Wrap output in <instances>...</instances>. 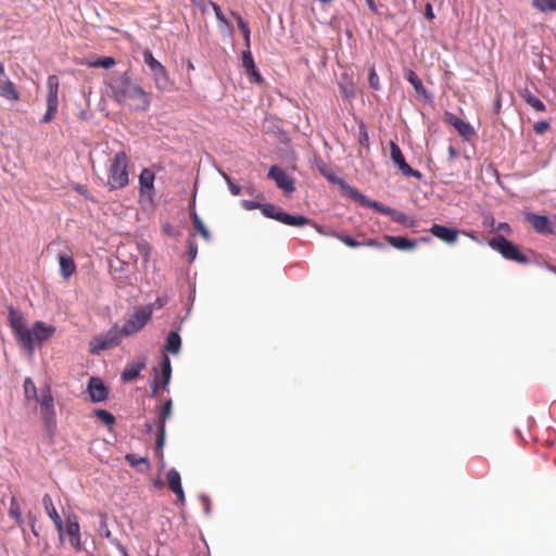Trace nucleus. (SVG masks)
Here are the masks:
<instances>
[{
  "label": "nucleus",
  "instance_id": "nucleus-1",
  "mask_svg": "<svg viewBox=\"0 0 556 556\" xmlns=\"http://www.w3.org/2000/svg\"><path fill=\"white\" fill-rule=\"evenodd\" d=\"M109 98L131 111L146 112L150 109L152 94L136 83L128 72H113L104 79Z\"/></svg>",
  "mask_w": 556,
  "mask_h": 556
},
{
  "label": "nucleus",
  "instance_id": "nucleus-2",
  "mask_svg": "<svg viewBox=\"0 0 556 556\" xmlns=\"http://www.w3.org/2000/svg\"><path fill=\"white\" fill-rule=\"evenodd\" d=\"M128 155L124 151L115 153L114 156L110 159L108 167V179L105 182V187H108L109 190H118L128 186Z\"/></svg>",
  "mask_w": 556,
  "mask_h": 556
},
{
  "label": "nucleus",
  "instance_id": "nucleus-3",
  "mask_svg": "<svg viewBox=\"0 0 556 556\" xmlns=\"http://www.w3.org/2000/svg\"><path fill=\"white\" fill-rule=\"evenodd\" d=\"M36 403L39 405L46 431L49 435H53L56 429V412L51 387L48 383L39 388V397Z\"/></svg>",
  "mask_w": 556,
  "mask_h": 556
},
{
  "label": "nucleus",
  "instance_id": "nucleus-4",
  "mask_svg": "<svg viewBox=\"0 0 556 556\" xmlns=\"http://www.w3.org/2000/svg\"><path fill=\"white\" fill-rule=\"evenodd\" d=\"M9 323L14 332L17 342L27 351L29 355L34 354V339L27 328L26 320L21 312L13 307L9 308Z\"/></svg>",
  "mask_w": 556,
  "mask_h": 556
},
{
  "label": "nucleus",
  "instance_id": "nucleus-5",
  "mask_svg": "<svg viewBox=\"0 0 556 556\" xmlns=\"http://www.w3.org/2000/svg\"><path fill=\"white\" fill-rule=\"evenodd\" d=\"M262 213L264 216L268 218H273L278 220L285 225L293 226V227H304L307 225H313V220L303 216V215H291L283 212L280 207L274 204H263Z\"/></svg>",
  "mask_w": 556,
  "mask_h": 556
},
{
  "label": "nucleus",
  "instance_id": "nucleus-6",
  "mask_svg": "<svg viewBox=\"0 0 556 556\" xmlns=\"http://www.w3.org/2000/svg\"><path fill=\"white\" fill-rule=\"evenodd\" d=\"M125 337L123 328L114 325L104 334L93 337L89 342V352L98 354L101 351L110 350L119 345L122 338Z\"/></svg>",
  "mask_w": 556,
  "mask_h": 556
},
{
  "label": "nucleus",
  "instance_id": "nucleus-7",
  "mask_svg": "<svg viewBox=\"0 0 556 556\" xmlns=\"http://www.w3.org/2000/svg\"><path fill=\"white\" fill-rule=\"evenodd\" d=\"M489 244L492 249L498 251L506 260L514 261L519 264H527L529 262V258L519 250V248L502 235L493 237L489 241Z\"/></svg>",
  "mask_w": 556,
  "mask_h": 556
},
{
  "label": "nucleus",
  "instance_id": "nucleus-8",
  "mask_svg": "<svg viewBox=\"0 0 556 556\" xmlns=\"http://www.w3.org/2000/svg\"><path fill=\"white\" fill-rule=\"evenodd\" d=\"M59 87L60 80L56 75H49L47 78V111L40 123L48 124L52 122L59 109Z\"/></svg>",
  "mask_w": 556,
  "mask_h": 556
},
{
  "label": "nucleus",
  "instance_id": "nucleus-9",
  "mask_svg": "<svg viewBox=\"0 0 556 556\" xmlns=\"http://www.w3.org/2000/svg\"><path fill=\"white\" fill-rule=\"evenodd\" d=\"M152 316V306L144 305L138 307L126 320L123 328L125 337L132 336L139 332L149 323Z\"/></svg>",
  "mask_w": 556,
  "mask_h": 556
},
{
  "label": "nucleus",
  "instance_id": "nucleus-10",
  "mask_svg": "<svg viewBox=\"0 0 556 556\" xmlns=\"http://www.w3.org/2000/svg\"><path fill=\"white\" fill-rule=\"evenodd\" d=\"M173 412V402L172 400H167L160 407L157 412V435L155 441V450L156 453L162 455V450L165 443L166 429L165 424L166 420L172 416Z\"/></svg>",
  "mask_w": 556,
  "mask_h": 556
},
{
  "label": "nucleus",
  "instance_id": "nucleus-11",
  "mask_svg": "<svg viewBox=\"0 0 556 556\" xmlns=\"http://www.w3.org/2000/svg\"><path fill=\"white\" fill-rule=\"evenodd\" d=\"M320 235L323 236H330V237H333L338 240H340L342 243H344L346 247L349 248H358L361 245H366V247H371V248H377V249H381L383 248V244L378 242L377 240L375 239H367V240H364V241H357L355 240L354 238L348 236V235H344V233H341V232H337V231H325L323 229L321 226L317 225L316 223H313L312 225Z\"/></svg>",
  "mask_w": 556,
  "mask_h": 556
},
{
  "label": "nucleus",
  "instance_id": "nucleus-12",
  "mask_svg": "<svg viewBox=\"0 0 556 556\" xmlns=\"http://www.w3.org/2000/svg\"><path fill=\"white\" fill-rule=\"evenodd\" d=\"M390 154L391 160L394 164L399 166V169L406 177H415L417 179L421 178V173L419 170L413 169L405 161L404 155L400 149V147L394 142H390Z\"/></svg>",
  "mask_w": 556,
  "mask_h": 556
},
{
  "label": "nucleus",
  "instance_id": "nucleus-13",
  "mask_svg": "<svg viewBox=\"0 0 556 556\" xmlns=\"http://www.w3.org/2000/svg\"><path fill=\"white\" fill-rule=\"evenodd\" d=\"M268 177L275 180L278 188L286 193H292L295 190L293 179L279 166L273 165L269 168Z\"/></svg>",
  "mask_w": 556,
  "mask_h": 556
},
{
  "label": "nucleus",
  "instance_id": "nucleus-14",
  "mask_svg": "<svg viewBox=\"0 0 556 556\" xmlns=\"http://www.w3.org/2000/svg\"><path fill=\"white\" fill-rule=\"evenodd\" d=\"M155 175L149 168H143L139 175V192L142 197L152 200L154 195Z\"/></svg>",
  "mask_w": 556,
  "mask_h": 556
},
{
  "label": "nucleus",
  "instance_id": "nucleus-15",
  "mask_svg": "<svg viewBox=\"0 0 556 556\" xmlns=\"http://www.w3.org/2000/svg\"><path fill=\"white\" fill-rule=\"evenodd\" d=\"M430 232L438 239L452 244L456 242L459 231L455 228H448L443 225L433 224L430 228Z\"/></svg>",
  "mask_w": 556,
  "mask_h": 556
},
{
  "label": "nucleus",
  "instance_id": "nucleus-16",
  "mask_svg": "<svg viewBox=\"0 0 556 556\" xmlns=\"http://www.w3.org/2000/svg\"><path fill=\"white\" fill-rule=\"evenodd\" d=\"M55 328L52 326L46 325L43 321H36L29 332L31 333V338L35 343H42L47 341L54 333Z\"/></svg>",
  "mask_w": 556,
  "mask_h": 556
},
{
  "label": "nucleus",
  "instance_id": "nucleus-17",
  "mask_svg": "<svg viewBox=\"0 0 556 556\" xmlns=\"http://www.w3.org/2000/svg\"><path fill=\"white\" fill-rule=\"evenodd\" d=\"M88 391L91 401L94 403L106 400L109 393L104 383L94 377H91L88 381Z\"/></svg>",
  "mask_w": 556,
  "mask_h": 556
},
{
  "label": "nucleus",
  "instance_id": "nucleus-18",
  "mask_svg": "<svg viewBox=\"0 0 556 556\" xmlns=\"http://www.w3.org/2000/svg\"><path fill=\"white\" fill-rule=\"evenodd\" d=\"M0 96L13 103L21 99L15 84L8 76H0Z\"/></svg>",
  "mask_w": 556,
  "mask_h": 556
},
{
  "label": "nucleus",
  "instance_id": "nucleus-19",
  "mask_svg": "<svg viewBox=\"0 0 556 556\" xmlns=\"http://www.w3.org/2000/svg\"><path fill=\"white\" fill-rule=\"evenodd\" d=\"M446 122L452 125L462 137L469 139L470 137L475 136V130L471 125L457 117L456 115L446 113Z\"/></svg>",
  "mask_w": 556,
  "mask_h": 556
},
{
  "label": "nucleus",
  "instance_id": "nucleus-20",
  "mask_svg": "<svg viewBox=\"0 0 556 556\" xmlns=\"http://www.w3.org/2000/svg\"><path fill=\"white\" fill-rule=\"evenodd\" d=\"M66 532L71 536V544L77 548L80 547V526L76 515H70L66 519Z\"/></svg>",
  "mask_w": 556,
  "mask_h": 556
},
{
  "label": "nucleus",
  "instance_id": "nucleus-21",
  "mask_svg": "<svg viewBox=\"0 0 556 556\" xmlns=\"http://www.w3.org/2000/svg\"><path fill=\"white\" fill-rule=\"evenodd\" d=\"M42 504H43L47 515L51 518L55 528L60 532V535L62 536L63 521L53 505L52 497L49 494H45L42 497Z\"/></svg>",
  "mask_w": 556,
  "mask_h": 556
},
{
  "label": "nucleus",
  "instance_id": "nucleus-22",
  "mask_svg": "<svg viewBox=\"0 0 556 556\" xmlns=\"http://www.w3.org/2000/svg\"><path fill=\"white\" fill-rule=\"evenodd\" d=\"M167 483L170 491L177 495L178 501L184 503L185 493L181 486V478L176 469L173 468L167 472Z\"/></svg>",
  "mask_w": 556,
  "mask_h": 556
},
{
  "label": "nucleus",
  "instance_id": "nucleus-23",
  "mask_svg": "<svg viewBox=\"0 0 556 556\" xmlns=\"http://www.w3.org/2000/svg\"><path fill=\"white\" fill-rule=\"evenodd\" d=\"M534 230L539 233H554V229L546 216L531 214L527 217Z\"/></svg>",
  "mask_w": 556,
  "mask_h": 556
},
{
  "label": "nucleus",
  "instance_id": "nucleus-24",
  "mask_svg": "<svg viewBox=\"0 0 556 556\" xmlns=\"http://www.w3.org/2000/svg\"><path fill=\"white\" fill-rule=\"evenodd\" d=\"M146 368V362L139 361L131 364H127L124 368L121 379L124 382H129L139 377L140 372Z\"/></svg>",
  "mask_w": 556,
  "mask_h": 556
},
{
  "label": "nucleus",
  "instance_id": "nucleus-25",
  "mask_svg": "<svg viewBox=\"0 0 556 556\" xmlns=\"http://www.w3.org/2000/svg\"><path fill=\"white\" fill-rule=\"evenodd\" d=\"M60 274L68 279L76 271V264L70 254H59Z\"/></svg>",
  "mask_w": 556,
  "mask_h": 556
},
{
  "label": "nucleus",
  "instance_id": "nucleus-26",
  "mask_svg": "<svg viewBox=\"0 0 556 556\" xmlns=\"http://www.w3.org/2000/svg\"><path fill=\"white\" fill-rule=\"evenodd\" d=\"M189 214H190V218L192 220V225H193L194 229L201 235V237L204 240L210 241L211 233L194 210V200L192 201V204L190 206Z\"/></svg>",
  "mask_w": 556,
  "mask_h": 556
},
{
  "label": "nucleus",
  "instance_id": "nucleus-27",
  "mask_svg": "<svg viewBox=\"0 0 556 556\" xmlns=\"http://www.w3.org/2000/svg\"><path fill=\"white\" fill-rule=\"evenodd\" d=\"M519 96L529 104L532 109L538 112L546 111V105L528 89H521Z\"/></svg>",
  "mask_w": 556,
  "mask_h": 556
},
{
  "label": "nucleus",
  "instance_id": "nucleus-28",
  "mask_svg": "<svg viewBox=\"0 0 556 556\" xmlns=\"http://www.w3.org/2000/svg\"><path fill=\"white\" fill-rule=\"evenodd\" d=\"M386 240L390 245L397 250H412L416 248V241L409 240L405 237L386 236Z\"/></svg>",
  "mask_w": 556,
  "mask_h": 556
},
{
  "label": "nucleus",
  "instance_id": "nucleus-29",
  "mask_svg": "<svg viewBox=\"0 0 556 556\" xmlns=\"http://www.w3.org/2000/svg\"><path fill=\"white\" fill-rule=\"evenodd\" d=\"M161 378H159V381L161 382V387L165 389L170 381L172 377V364L169 357L164 354L161 362Z\"/></svg>",
  "mask_w": 556,
  "mask_h": 556
},
{
  "label": "nucleus",
  "instance_id": "nucleus-30",
  "mask_svg": "<svg viewBox=\"0 0 556 556\" xmlns=\"http://www.w3.org/2000/svg\"><path fill=\"white\" fill-rule=\"evenodd\" d=\"M152 74H153L155 87L159 90H165L169 85V77H168L166 68L163 65H161V66H159V68H155L154 71H152Z\"/></svg>",
  "mask_w": 556,
  "mask_h": 556
},
{
  "label": "nucleus",
  "instance_id": "nucleus-31",
  "mask_svg": "<svg viewBox=\"0 0 556 556\" xmlns=\"http://www.w3.org/2000/svg\"><path fill=\"white\" fill-rule=\"evenodd\" d=\"M181 348V338L176 331H170L167 336L166 343H165V351L170 354H178L180 352Z\"/></svg>",
  "mask_w": 556,
  "mask_h": 556
},
{
  "label": "nucleus",
  "instance_id": "nucleus-32",
  "mask_svg": "<svg viewBox=\"0 0 556 556\" xmlns=\"http://www.w3.org/2000/svg\"><path fill=\"white\" fill-rule=\"evenodd\" d=\"M23 387H24L25 400L27 402H30L31 400H34L36 402L37 399L39 397V389H37V387L35 386V382L33 381V379L27 377L24 380V386Z\"/></svg>",
  "mask_w": 556,
  "mask_h": 556
},
{
  "label": "nucleus",
  "instance_id": "nucleus-33",
  "mask_svg": "<svg viewBox=\"0 0 556 556\" xmlns=\"http://www.w3.org/2000/svg\"><path fill=\"white\" fill-rule=\"evenodd\" d=\"M405 78L412 84V86L414 87L417 94L426 96L427 90L424 87L421 79L418 77V75L414 71L409 70L406 73Z\"/></svg>",
  "mask_w": 556,
  "mask_h": 556
},
{
  "label": "nucleus",
  "instance_id": "nucleus-34",
  "mask_svg": "<svg viewBox=\"0 0 556 556\" xmlns=\"http://www.w3.org/2000/svg\"><path fill=\"white\" fill-rule=\"evenodd\" d=\"M9 516L15 520V522L18 526H22L24 523V518L22 515V509L18 504V501L15 496L11 497L10 501V508H9Z\"/></svg>",
  "mask_w": 556,
  "mask_h": 556
},
{
  "label": "nucleus",
  "instance_id": "nucleus-35",
  "mask_svg": "<svg viewBox=\"0 0 556 556\" xmlns=\"http://www.w3.org/2000/svg\"><path fill=\"white\" fill-rule=\"evenodd\" d=\"M231 14L236 18L237 25L243 34L245 47L250 48L251 30H250L248 23L242 18V16L240 14L235 13V12H231Z\"/></svg>",
  "mask_w": 556,
  "mask_h": 556
},
{
  "label": "nucleus",
  "instance_id": "nucleus-36",
  "mask_svg": "<svg viewBox=\"0 0 556 556\" xmlns=\"http://www.w3.org/2000/svg\"><path fill=\"white\" fill-rule=\"evenodd\" d=\"M532 7L542 13L556 11V0H532Z\"/></svg>",
  "mask_w": 556,
  "mask_h": 556
},
{
  "label": "nucleus",
  "instance_id": "nucleus-37",
  "mask_svg": "<svg viewBox=\"0 0 556 556\" xmlns=\"http://www.w3.org/2000/svg\"><path fill=\"white\" fill-rule=\"evenodd\" d=\"M116 64V61L112 56H105V58H99L93 62H89V67H103V68H111Z\"/></svg>",
  "mask_w": 556,
  "mask_h": 556
},
{
  "label": "nucleus",
  "instance_id": "nucleus-38",
  "mask_svg": "<svg viewBox=\"0 0 556 556\" xmlns=\"http://www.w3.org/2000/svg\"><path fill=\"white\" fill-rule=\"evenodd\" d=\"M94 415L98 419L104 422L108 426H112L115 424V417L105 409H96Z\"/></svg>",
  "mask_w": 556,
  "mask_h": 556
},
{
  "label": "nucleus",
  "instance_id": "nucleus-39",
  "mask_svg": "<svg viewBox=\"0 0 556 556\" xmlns=\"http://www.w3.org/2000/svg\"><path fill=\"white\" fill-rule=\"evenodd\" d=\"M143 61L149 66L150 71H154L159 68L162 64L153 56L152 52L149 49L143 51Z\"/></svg>",
  "mask_w": 556,
  "mask_h": 556
},
{
  "label": "nucleus",
  "instance_id": "nucleus-40",
  "mask_svg": "<svg viewBox=\"0 0 556 556\" xmlns=\"http://www.w3.org/2000/svg\"><path fill=\"white\" fill-rule=\"evenodd\" d=\"M241 63L247 71L254 68L255 63L250 51V48H247V50L242 52Z\"/></svg>",
  "mask_w": 556,
  "mask_h": 556
},
{
  "label": "nucleus",
  "instance_id": "nucleus-41",
  "mask_svg": "<svg viewBox=\"0 0 556 556\" xmlns=\"http://www.w3.org/2000/svg\"><path fill=\"white\" fill-rule=\"evenodd\" d=\"M367 206L372 207L376 212H379V213H381L383 215H387V216H389V215H391L393 213L392 208L384 206L380 202H376V201L367 202Z\"/></svg>",
  "mask_w": 556,
  "mask_h": 556
},
{
  "label": "nucleus",
  "instance_id": "nucleus-42",
  "mask_svg": "<svg viewBox=\"0 0 556 556\" xmlns=\"http://www.w3.org/2000/svg\"><path fill=\"white\" fill-rule=\"evenodd\" d=\"M368 83L370 88L375 90L380 89L379 76L377 75L374 66L369 70Z\"/></svg>",
  "mask_w": 556,
  "mask_h": 556
},
{
  "label": "nucleus",
  "instance_id": "nucleus-43",
  "mask_svg": "<svg viewBox=\"0 0 556 556\" xmlns=\"http://www.w3.org/2000/svg\"><path fill=\"white\" fill-rule=\"evenodd\" d=\"M207 5H211V7L213 8V10H214V12H215V15H216V18H217L219 22L227 24V18H226V16H225V14L223 13V11H222L220 7H219L217 3L212 2V1H210V0H206V7H207Z\"/></svg>",
  "mask_w": 556,
  "mask_h": 556
},
{
  "label": "nucleus",
  "instance_id": "nucleus-44",
  "mask_svg": "<svg viewBox=\"0 0 556 556\" xmlns=\"http://www.w3.org/2000/svg\"><path fill=\"white\" fill-rule=\"evenodd\" d=\"M549 127H551L549 122H547V121H539V122H536L534 124L533 130L538 135H543V134H545L549 129Z\"/></svg>",
  "mask_w": 556,
  "mask_h": 556
},
{
  "label": "nucleus",
  "instance_id": "nucleus-45",
  "mask_svg": "<svg viewBox=\"0 0 556 556\" xmlns=\"http://www.w3.org/2000/svg\"><path fill=\"white\" fill-rule=\"evenodd\" d=\"M126 460L134 467H137L139 464L143 463V464H148V459L146 457H139L137 458V456L135 454H127L125 456Z\"/></svg>",
  "mask_w": 556,
  "mask_h": 556
},
{
  "label": "nucleus",
  "instance_id": "nucleus-46",
  "mask_svg": "<svg viewBox=\"0 0 556 556\" xmlns=\"http://www.w3.org/2000/svg\"><path fill=\"white\" fill-rule=\"evenodd\" d=\"M224 178L228 184L229 190L233 195H239L241 193V187L236 185L228 175L224 174Z\"/></svg>",
  "mask_w": 556,
  "mask_h": 556
},
{
  "label": "nucleus",
  "instance_id": "nucleus-47",
  "mask_svg": "<svg viewBox=\"0 0 556 556\" xmlns=\"http://www.w3.org/2000/svg\"><path fill=\"white\" fill-rule=\"evenodd\" d=\"M249 77L251 78V80H253L254 83H262L263 81V77L262 75L260 74L258 70L256 68V65L254 66L253 70H249L247 71Z\"/></svg>",
  "mask_w": 556,
  "mask_h": 556
},
{
  "label": "nucleus",
  "instance_id": "nucleus-48",
  "mask_svg": "<svg viewBox=\"0 0 556 556\" xmlns=\"http://www.w3.org/2000/svg\"><path fill=\"white\" fill-rule=\"evenodd\" d=\"M390 216L394 222L400 224H405L407 220V215L403 212H395L393 210V213Z\"/></svg>",
  "mask_w": 556,
  "mask_h": 556
},
{
  "label": "nucleus",
  "instance_id": "nucleus-49",
  "mask_svg": "<svg viewBox=\"0 0 556 556\" xmlns=\"http://www.w3.org/2000/svg\"><path fill=\"white\" fill-rule=\"evenodd\" d=\"M262 205L261 203L258 202H255V201H249V200H244L242 202V206L245 208V210H256V208H260L262 211Z\"/></svg>",
  "mask_w": 556,
  "mask_h": 556
},
{
  "label": "nucleus",
  "instance_id": "nucleus-50",
  "mask_svg": "<svg viewBox=\"0 0 556 556\" xmlns=\"http://www.w3.org/2000/svg\"><path fill=\"white\" fill-rule=\"evenodd\" d=\"M188 249L189 256L193 260L197 256L198 248L191 239L188 240Z\"/></svg>",
  "mask_w": 556,
  "mask_h": 556
},
{
  "label": "nucleus",
  "instance_id": "nucleus-51",
  "mask_svg": "<svg viewBox=\"0 0 556 556\" xmlns=\"http://www.w3.org/2000/svg\"><path fill=\"white\" fill-rule=\"evenodd\" d=\"M359 143L364 147H367L369 146V137H368V134L366 130H363L361 131V135H359V139H358Z\"/></svg>",
  "mask_w": 556,
  "mask_h": 556
},
{
  "label": "nucleus",
  "instance_id": "nucleus-52",
  "mask_svg": "<svg viewBox=\"0 0 556 556\" xmlns=\"http://www.w3.org/2000/svg\"><path fill=\"white\" fill-rule=\"evenodd\" d=\"M159 388L161 387V382L159 381V377L156 376L153 380V383L151 386L152 389V395L155 396L157 394Z\"/></svg>",
  "mask_w": 556,
  "mask_h": 556
},
{
  "label": "nucleus",
  "instance_id": "nucleus-53",
  "mask_svg": "<svg viewBox=\"0 0 556 556\" xmlns=\"http://www.w3.org/2000/svg\"><path fill=\"white\" fill-rule=\"evenodd\" d=\"M191 2L197 5L201 11H206V0H191Z\"/></svg>",
  "mask_w": 556,
  "mask_h": 556
},
{
  "label": "nucleus",
  "instance_id": "nucleus-54",
  "mask_svg": "<svg viewBox=\"0 0 556 556\" xmlns=\"http://www.w3.org/2000/svg\"><path fill=\"white\" fill-rule=\"evenodd\" d=\"M114 544L117 547V549L119 551V553L122 554V556H130L128 554L126 547L121 542L114 541Z\"/></svg>",
  "mask_w": 556,
  "mask_h": 556
},
{
  "label": "nucleus",
  "instance_id": "nucleus-55",
  "mask_svg": "<svg viewBox=\"0 0 556 556\" xmlns=\"http://www.w3.org/2000/svg\"><path fill=\"white\" fill-rule=\"evenodd\" d=\"M426 16L429 18V20H432L434 17L433 15V11H432V7L431 4H427L426 5Z\"/></svg>",
  "mask_w": 556,
  "mask_h": 556
},
{
  "label": "nucleus",
  "instance_id": "nucleus-56",
  "mask_svg": "<svg viewBox=\"0 0 556 556\" xmlns=\"http://www.w3.org/2000/svg\"><path fill=\"white\" fill-rule=\"evenodd\" d=\"M152 306V311L154 308H160L164 305V302L162 299H157L153 304H150Z\"/></svg>",
  "mask_w": 556,
  "mask_h": 556
},
{
  "label": "nucleus",
  "instance_id": "nucleus-57",
  "mask_svg": "<svg viewBox=\"0 0 556 556\" xmlns=\"http://www.w3.org/2000/svg\"><path fill=\"white\" fill-rule=\"evenodd\" d=\"M502 106L501 93H496L495 109L498 112Z\"/></svg>",
  "mask_w": 556,
  "mask_h": 556
},
{
  "label": "nucleus",
  "instance_id": "nucleus-58",
  "mask_svg": "<svg viewBox=\"0 0 556 556\" xmlns=\"http://www.w3.org/2000/svg\"><path fill=\"white\" fill-rule=\"evenodd\" d=\"M366 2L374 12H377V5L374 0H366Z\"/></svg>",
  "mask_w": 556,
  "mask_h": 556
},
{
  "label": "nucleus",
  "instance_id": "nucleus-59",
  "mask_svg": "<svg viewBox=\"0 0 556 556\" xmlns=\"http://www.w3.org/2000/svg\"><path fill=\"white\" fill-rule=\"evenodd\" d=\"M448 154L451 160H453L456 156V150L454 149V147H448Z\"/></svg>",
  "mask_w": 556,
  "mask_h": 556
},
{
  "label": "nucleus",
  "instance_id": "nucleus-60",
  "mask_svg": "<svg viewBox=\"0 0 556 556\" xmlns=\"http://www.w3.org/2000/svg\"><path fill=\"white\" fill-rule=\"evenodd\" d=\"M498 229L508 230L509 229V225L507 223H502V224L498 225Z\"/></svg>",
  "mask_w": 556,
  "mask_h": 556
},
{
  "label": "nucleus",
  "instance_id": "nucleus-61",
  "mask_svg": "<svg viewBox=\"0 0 556 556\" xmlns=\"http://www.w3.org/2000/svg\"><path fill=\"white\" fill-rule=\"evenodd\" d=\"M0 76H5L4 75V66L1 62H0Z\"/></svg>",
  "mask_w": 556,
  "mask_h": 556
},
{
  "label": "nucleus",
  "instance_id": "nucleus-62",
  "mask_svg": "<svg viewBox=\"0 0 556 556\" xmlns=\"http://www.w3.org/2000/svg\"><path fill=\"white\" fill-rule=\"evenodd\" d=\"M188 68L189 70H194V66H193V64L190 61L188 62Z\"/></svg>",
  "mask_w": 556,
  "mask_h": 556
},
{
  "label": "nucleus",
  "instance_id": "nucleus-63",
  "mask_svg": "<svg viewBox=\"0 0 556 556\" xmlns=\"http://www.w3.org/2000/svg\"><path fill=\"white\" fill-rule=\"evenodd\" d=\"M148 427V431H152V426L151 425H147Z\"/></svg>",
  "mask_w": 556,
  "mask_h": 556
}]
</instances>
